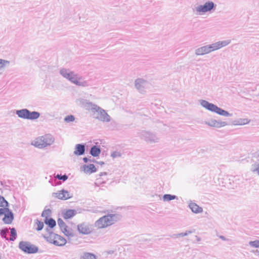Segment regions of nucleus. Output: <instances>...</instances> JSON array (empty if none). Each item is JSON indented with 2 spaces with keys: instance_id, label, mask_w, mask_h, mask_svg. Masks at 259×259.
<instances>
[{
  "instance_id": "f257e3e1",
  "label": "nucleus",
  "mask_w": 259,
  "mask_h": 259,
  "mask_svg": "<svg viewBox=\"0 0 259 259\" xmlns=\"http://www.w3.org/2000/svg\"><path fill=\"white\" fill-rule=\"evenodd\" d=\"M118 220L116 214H109L100 218L95 223V226L98 229H103L113 225Z\"/></svg>"
},
{
  "instance_id": "f03ea898",
  "label": "nucleus",
  "mask_w": 259,
  "mask_h": 259,
  "mask_svg": "<svg viewBox=\"0 0 259 259\" xmlns=\"http://www.w3.org/2000/svg\"><path fill=\"white\" fill-rule=\"evenodd\" d=\"M54 141L53 137L48 135L36 138L32 142V145L36 147L41 148L51 145Z\"/></svg>"
},
{
  "instance_id": "7ed1b4c3",
  "label": "nucleus",
  "mask_w": 259,
  "mask_h": 259,
  "mask_svg": "<svg viewBox=\"0 0 259 259\" xmlns=\"http://www.w3.org/2000/svg\"><path fill=\"white\" fill-rule=\"evenodd\" d=\"M46 238L50 243L57 246H62L66 243V240L64 237L52 232L50 233Z\"/></svg>"
},
{
  "instance_id": "20e7f679",
  "label": "nucleus",
  "mask_w": 259,
  "mask_h": 259,
  "mask_svg": "<svg viewBox=\"0 0 259 259\" xmlns=\"http://www.w3.org/2000/svg\"><path fill=\"white\" fill-rule=\"evenodd\" d=\"M60 73L64 77L76 84L79 85H83V82L81 81V78L78 77L73 72H68L66 69H63L61 70Z\"/></svg>"
},
{
  "instance_id": "39448f33",
  "label": "nucleus",
  "mask_w": 259,
  "mask_h": 259,
  "mask_svg": "<svg viewBox=\"0 0 259 259\" xmlns=\"http://www.w3.org/2000/svg\"><path fill=\"white\" fill-rule=\"evenodd\" d=\"M2 216V220L4 224L10 225L12 223L14 214L9 208H0V217Z\"/></svg>"
},
{
  "instance_id": "423d86ee",
  "label": "nucleus",
  "mask_w": 259,
  "mask_h": 259,
  "mask_svg": "<svg viewBox=\"0 0 259 259\" xmlns=\"http://www.w3.org/2000/svg\"><path fill=\"white\" fill-rule=\"evenodd\" d=\"M201 105L207 109L215 112L221 115H227L228 113L227 111L219 108L217 106L208 102L206 101L202 100L201 101Z\"/></svg>"
},
{
  "instance_id": "0eeeda50",
  "label": "nucleus",
  "mask_w": 259,
  "mask_h": 259,
  "mask_svg": "<svg viewBox=\"0 0 259 259\" xmlns=\"http://www.w3.org/2000/svg\"><path fill=\"white\" fill-rule=\"evenodd\" d=\"M19 248L24 252L28 253H34L37 251V248L30 243L22 241L19 243Z\"/></svg>"
},
{
  "instance_id": "6e6552de",
  "label": "nucleus",
  "mask_w": 259,
  "mask_h": 259,
  "mask_svg": "<svg viewBox=\"0 0 259 259\" xmlns=\"http://www.w3.org/2000/svg\"><path fill=\"white\" fill-rule=\"evenodd\" d=\"M214 3L212 2L205 3L203 5H200L196 8V11L199 13H205L212 10L214 7Z\"/></svg>"
},
{
  "instance_id": "1a4fd4ad",
  "label": "nucleus",
  "mask_w": 259,
  "mask_h": 259,
  "mask_svg": "<svg viewBox=\"0 0 259 259\" xmlns=\"http://www.w3.org/2000/svg\"><path fill=\"white\" fill-rule=\"evenodd\" d=\"M78 231L83 234H88L91 232V228L90 226L85 223H82L78 225Z\"/></svg>"
},
{
  "instance_id": "9d476101",
  "label": "nucleus",
  "mask_w": 259,
  "mask_h": 259,
  "mask_svg": "<svg viewBox=\"0 0 259 259\" xmlns=\"http://www.w3.org/2000/svg\"><path fill=\"white\" fill-rule=\"evenodd\" d=\"M82 170L87 174H92L97 170L95 166L93 164L89 165H84L82 167Z\"/></svg>"
},
{
  "instance_id": "9b49d317",
  "label": "nucleus",
  "mask_w": 259,
  "mask_h": 259,
  "mask_svg": "<svg viewBox=\"0 0 259 259\" xmlns=\"http://www.w3.org/2000/svg\"><path fill=\"white\" fill-rule=\"evenodd\" d=\"M56 196L60 199L66 200L70 198L69 192L67 191L62 190L56 193Z\"/></svg>"
},
{
  "instance_id": "f8f14e48",
  "label": "nucleus",
  "mask_w": 259,
  "mask_h": 259,
  "mask_svg": "<svg viewBox=\"0 0 259 259\" xmlns=\"http://www.w3.org/2000/svg\"><path fill=\"white\" fill-rule=\"evenodd\" d=\"M189 207L191 210L196 213H201L203 211L202 208L194 202L190 203Z\"/></svg>"
},
{
  "instance_id": "ddd939ff",
  "label": "nucleus",
  "mask_w": 259,
  "mask_h": 259,
  "mask_svg": "<svg viewBox=\"0 0 259 259\" xmlns=\"http://www.w3.org/2000/svg\"><path fill=\"white\" fill-rule=\"evenodd\" d=\"M76 214V211L73 209H68L63 212V217L64 219H71Z\"/></svg>"
},
{
  "instance_id": "4468645a",
  "label": "nucleus",
  "mask_w": 259,
  "mask_h": 259,
  "mask_svg": "<svg viewBox=\"0 0 259 259\" xmlns=\"http://www.w3.org/2000/svg\"><path fill=\"white\" fill-rule=\"evenodd\" d=\"M85 150L84 146L81 144L76 145L75 150L74 152L76 155H80L84 153Z\"/></svg>"
},
{
  "instance_id": "2eb2a0df",
  "label": "nucleus",
  "mask_w": 259,
  "mask_h": 259,
  "mask_svg": "<svg viewBox=\"0 0 259 259\" xmlns=\"http://www.w3.org/2000/svg\"><path fill=\"white\" fill-rule=\"evenodd\" d=\"M210 53V50L208 46H205L198 49L196 51V54L198 55H202Z\"/></svg>"
},
{
  "instance_id": "dca6fc26",
  "label": "nucleus",
  "mask_w": 259,
  "mask_h": 259,
  "mask_svg": "<svg viewBox=\"0 0 259 259\" xmlns=\"http://www.w3.org/2000/svg\"><path fill=\"white\" fill-rule=\"evenodd\" d=\"M62 231L65 235L68 237L72 236L74 235V231L71 228L67 226H64L62 229Z\"/></svg>"
},
{
  "instance_id": "f3484780",
  "label": "nucleus",
  "mask_w": 259,
  "mask_h": 259,
  "mask_svg": "<svg viewBox=\"0 0 259 259\" xmlns=\"http://www.w3.org/2000/svg\"><path fill=\"white\" fill-rule=\"evenodd\" d=\"M29 113V110L27 109H22L17 111V114L19 117L27 119Z\"/></svg>"
},
{
  "instance_id": "a211bd4d",
  "label": "nucleus",
  "mask_w": 259,
  "mask_h": 259,
  "mask_svg": "<svg viewBox=\"0 0 259 259\" xmlns=\"http://www.w3.org/2000/svg\"><path fill=\"white\" fill-rule=\"evenodd\" d=\"M230 40H224V41H220L214 43L215 45V47L217 50H219L224 47L227 46L228 44L230 43Z\"/></svg>"
},
{
  "instance_id": "6ab92c4d",
  "label": "nucleus",
  "mask_w": 259,
  "mask_h": 259,
  "mask_svg": "<svg viewBox=\"0 0 259 259\" xmlns=\"http://www.w3.org/2000/svg\"><path fill=\"white\" fill-rule=\"evenodd\" d=\"M28 115L27 117V119H37L39 117L40 114L38 112H35V111H33V112H30L29 111V113H28Z\"/></svg>"
},
{
  "instance_id": "aec40b11",
  "label": "nucleus",
  "mask_w": 259,
  "mask_h": 259,
  "mask_svg": "<svg viewBox=\"0 0 259 259\" xmlns=\"http://www.w3.org/2000/svg\"><path fill=\"white\" fill-rule=\"evenodd\" d=\"M100 149L96 146H94L91 148V154L93 156H98L100 154Z\"/></svg>"
},
{
  "instance_id": "412c9836",
  "label": "nucleus",
  "mask_w": 259,
  "mask_h": 259,
  "mask_svg": "<svg viewBox=\"0 0 259 259\" xmlns=\"http://www.w3.org/2000/svg\"><path fill=\"white\" fill-rule=\"evenodd\" d=\"M9 203L7 200L3 197L0 196V207L1 208H8Z\"/></svg>"
},
{
  "instance_id": "4be33fe9",
  "label": "nucleus",
  "mask_w": 259,
  "mask_h": 259,
  "mask_svg": "<svg viewBox=\"0 0 259 259\" xmlns=\"http://www.w3.org/2000/svg\"><path fill=\"white\" fill-rule=\"evenodd\" d=\"M81 259H96L95 255L90 253H84L81 257Z\"/></svg>"
},
{
  "instance_id": "5701e85b",
  "label": "nucleus",
  "mask_w": 259,
  "mask_h": 259,
  "mask_svg": "<svg viewBox=\"0 0 259 259\" xmlns=\"http://www.w3.org/2000/svg\"><path fill=\"white\" fill-rule=\"evenodd\" d=\"M35 226L36 227V229L38 231H40L44 227V223L42 222L36 220L35 222Z\"/></svg>"
},
{
  "instance_id": "b1692460",
  "label": "nucleus",
  "mask_w": 259,
  "mask_h": 259,
  "mask_svg": "<svg viewBox=\"0 0 259 259\" xmlns=\"http://www.w3.org/2000/svg\"><path fill=\"white\" fill-rule=\"evenodd\" d=\"M176 198L175 196L169 195V194H165L163 197V199L164 201H168L172 199H174Z\"/></svg>"
},
{
  "instance_id": "393cba45",
  "label": "nucleus",
  "mask_w": 259,
  "mask_h": 259,
  "mask_svg": "<svg viewBox=\"0 0 259 259\" xmlns=\"http://www.w3.org/2000/svg\"><path fill=\"white\" fill-rule=\"evenodd\" d=\"M11 237H10V240L11 241H14L16 239L17 236V232L14 228H12L11 229Z\"/></svg>"
},
{
  "instance_id": "a878e982",
  "label": "nucleus",
  "mask_w": 259,
  "mask_h": 259,
  "mask_svg": "<svg viewBox=\"0 0 259 259\" xmlns=\"http://www.w3.org/2000/svg\"><path fill=\"white\" fill-rule=\"evenodd\" d=\"M46 223L47 225H48L51 228H53L56 225L55 221L53 219H49L47 222H46Z\"/></svg>"
},
{
  "instance_id": "bb28decb",
  "label": "nucleus",
  "mask_w": 259,
  "mask_h": 259,
  "mask_svg": "<svg viewBox=\"0 0 259 259\" xmlns=\"http://www.w3.org/2000/svg\"><path fill=\"white\" fill-rule=\"evenodd\" d=\"M9 64V61L0 59V68H3L6 67V66L8 65Z\"/></svg>"
},
{
  "instance_id": "cd10ccee",
  "label": "nucleus",
  "mask_w": 259,
  "mask_h": 259,
  "mask_svg": "<svg viewBox=\"0 0 259 259\" xmlns=\"http://www.w3.org/2000/svg\"><path fill=\"white\" fill-rule=\"evenodd\" d=\"M64 120L66 122H69L73 121L75 120V118L73 115H70L67 116L65 118Z\"/></svg>"
},
{
  "instance_id": "c85d7f7f",
  "label": "nucleus",
  "mask_w": 259,
  "mask_h": 259,
  "mask_svg": "<svg viewBox=\"0 0 259 259\" xmlns=\"http://www.w3.org/2000/svg\"><path fill=\"white\" fill-rule=\"evenodd\" d=\"M249 244L255 248L259 247V240H255L253 241H250Z\"/></svg>"
},
{
  "instance_id": "c756f323",
  "label": "nucleus",
  "mask_w": 259,
  "mask_h": 259,
  "mask_svg": "<svg viewBox=\"0 0 259 259\" xmlns=\"http://www.w3.org/2000/svg\"><path fill=\"white\" fill-rule=\"evenodd\" d=\"M56 178L59 180H62L64 181H66L68 179V177L66 175L61 176L57 175L56 176Z\"/></svg>"
},
{
  "instance_id": "7c9ffc66",
  "label": "nucleus",
  "mask_w": 259,
  "mask_h": 259,
  "mask_svg": "<svg viewBox=\"0 0 259 259\" xmlns=\"http://www.w3.org/2000/svg\"><path fill=\"white\" fill-rule=\"evenodd\" d=\"M208 46L209 48V50H210V52L217 50L214 43L210 45H208Z\"/></svg>"
},
{
  "instance_id": "2f4dec72",
  "label": "nucleus",
  "mask_w": 259,
  "mask_h": 259,
  "mask_svg": "<svg viewBox=\"0 0 259 259\" xmlns=\"http://www.w3.org/2000/svg\"><path fill=\"white\" fill-rule=\"evenodd\" d=\"M8 232V229L3 230L1 232V234L2 237L6 238V234H7V233Z\"/></svg>"
},
{
  "instance_id": "473e14b6",
  "label": "nucleus",
  "mask_w": 259,
  "mask_h": 259,
  "mask_svg": "<svg viewBox=\"0 0 259 259\" xmlns=\"http://www.w3.org/2000/svg\"><path fill=\"white\" fill-rule=\"evenodd\" d=\"M111 156H112L113 157H116V156H120V153H118V152H113V153H112Z\"/></svg>"
},
{
  "instance_id": "72a5a7b5",
  "label": "nucleus",
  "mask_w": 259,
  "mask_h": 259,
  "mask_svg": "<svg viewBox=\"0 0 259 259\" xmlns=\"http://www.w3.org/2000/svg\"><path fill=\"white\" fill-rule=\"evenodd\" d=\"M218 123L216 121L214 122V123L212 124H211V126H218Z\"/></svg>"
},
{
  "instance_id": "f704fd0d",
  "label": "nucleus",
  "mask_w": 259,
  "mask_h": 259,
  "mask_svg": "<svg viewBox=\"0 0 259 259\" xmlns=\"http://www.w3.org/2000/svg\"><path fill=\"white\" fill-rule=\"evenodd\" d=\"M187 235V233H185V234L181 233V234H179V236H184L185 235Z\"/></svg>"
},
{
  "instance_id": "c9c22d12",
  "label": "nucleus",
  "mask_w": 259,
  "mask_h": 259,
  "mask_svg": "<svg viewBox=\"0 0 259 259\" xmlns=\"http://www.w3.org/2000/svg\"><path fill=\"white\" fill-rule=\"evenodd\" d=\"M83 160L84 161V162H87V161H88V159H87V158H83Z\"/></svg>"
}]
</instances>
